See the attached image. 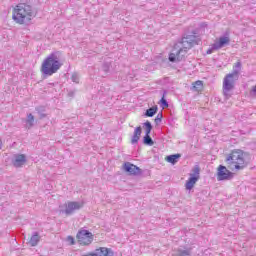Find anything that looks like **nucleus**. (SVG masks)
<instances>
[{
  "mask_svg": "<svg viewBox=\"0 0 256 256\" xmlns=\"http://www.w3.org/2000/svg\"><path fill=\"white\" fill-rule=\"evenodd\" d=\"M201 43V37L199 36V30L195 29L184 36L180 42L174 45L172 52L169 54L170 63H177L179 61H183L185 59V55H187V51L195 47V45H199Z\"/></svg>",
  "mask_w": 256,
  "mask_h": 256,
  "instance_id": "obj_1",
  "label": "nucleus"
},
{
  "mask_svg": "<svg viewBox=\"0 0 256 256\" xmlns=\"http://www.w3.org/2000/svg\"><path fill=\"white\" fill-rule=\"evenodd\" d=\"M61 67H63V63L61 62V52L56 51L52 52L44 59L40 71L45 77H51V75H55Z\"/></svg>",
  "mask_w": 256,
  "mask_h": 256,
  "instance_id": "obj_2",
  "label": "nucleus"
},
{
  "mask_svg": "<svg viewBox=\"0 0 256 256\" xmlns=\"http://www.w3.org/2000/svg\"><path fill=\"white\" fill-rule=\"evenodd\" d=\"M33 17H35L33 6L25 3L18 4L12 12V19L18 25H29Z\"/></svg>",
  "mask_w": 256,
  "mask_h": 256,
  "instance_id": "obj_3",
  "label": "nucleus"
},
{
  "mask_svg": "<svg viewBox=\"0 0 256 256\" xmlns=\"http://www.w3.org/2000/svg\"><path fill=\"white\" fill-rule=\"evenodd\" d=\"M241 61L238 60L234 66L232 73L225 76L223 81V94L225 99H231V91L235 89V81L239 80V73H241Z\"/></svg>",
  "mask_w": 256,
  "mask_h": 256,
  "instance_id": "obj_4",
  "label": "nucleus"
},
{
  "mask_svg": "<svg viewBox=\"0 0 256 256\" xmlns=\"http://www.w3.org/2000/svg\"><path fill=\"white\" fill-rule=\"evenodd\" d=\"M226 163L228 167H231L234 165V169L239 171V169H243V165H245V157L243 155V150L241 149H235L232 150L230 154L226 157Z\"/></svg>",
  "mask_w": 256,
  "mask_h": 256,
  "instance_id": "obj_5",
  "label": "nucleus"
},
{
  "mask_svg": "<svg viewBox=\"0 0 256 256\" xmlns=\"http://www.w3.org/2000/svg\"><path fill=\"white\" fill-rule=\"evenodd\" d=\"M200 173L201 167H199V165H195L192 169V174H190V177L188 178L185 184L187 191H191V189L195 187V183H197V181L201 179Z\"/></svg>",
  "mask_w": 256,
  "mask_h": 256,
  "instance_id": "obj_6",
  "label": "nucleus"
},
{
  "mask_svg": "<svg viewBox=\"0 0 256 256\" xmlns=\"http://www.w3.org/2000/svg\"><path fill=\"white\" fill-rule=\"evenodd\" d=\"M76 239H78L80 245H91L93 243V233L89 230L81 229L78 231Z\"/></svg>",
  "mask_w": 256,
  "mask_h": 256,
  "instance_id": "obj_7",
  "label": "nucleus"
},
{
  "mask_svg": "<svg viewBox=\"0 0 256 256\" xmlns=\"http://www.w3.org/2000/svg\"><path fill=\"white\" fill-rule=\"evenodd\" d=\"M65 207V210H60V213H65V215H73L75 211L83 209V202L69 201L67 204H65Z\"/></svg>",
  "mask_w": 256,
  "mask_h": 256,
  "instance_id": "obj_8",
  "label": "nucleus"
},
{
  "mask_svg": "<svg viewBox=\"0 0 256 256\" xmlns=\"http://www.w3.org/2000/svg\"><path fill=\"white\" fill-rule=\"evenodd\" d=\"M233 172L229 171L227 167L220 165L218 167L217 179L218 181H231L233 179Z\"/></svg>",
  "mask_w": 256,
  "mask_h": 256,
  "instance_id": "obj_9",
  "label": "nucleus"
},
{
  "mask_svg": "<svg viewBox=\"0 0 256 256\" xmlns=\"http://www.w3.org/2000/svg\"><path fill=\"white\" fill-rule=\"evenodd\" d=\"M123 169L126 173H129V175H141V168L131 162H125Z\"/></svg>",
  "mask_w": 256,
  "mask_h": 256,
  "instance_id": "obj_10",
  "label": "nucleus"
},
{
  "mask_svg": "<svg viewBox=\"0 0 256 256\" xmlns=\"http://www.w3.org/2000/svg\"><path fill=\"white\" fill-rule=\"evenodd\" d=\"M25 163H27L25 154H15L12 158V165L16 168L22 167Z\"/></svg>",
  "mask_w": 256,
  "mask_h": 256,
  "instance_id": "obj_11",
  "label": "nucleus"
},
{
  "mask_svg": "<svg viewBox=\"0 0 256 256\" xmlns=\"http://www.w3.org/2000/svg\"><path fill=\"white\" fill-rule=\"evenodd\" d=\"M229 43H231V38L228 36H222L219 38V41L213 44V49H223V47H226Z\"/></svg>",
  "mask_w": 256,
  "mask_h": 256,
  "instance_id": "obj_12",
  "label": "nucleus"
},
{
  "mask_svg": "<svg viewBox=\"0 0 256 256\" xmlns=\"http://www.w3.org/2000/svg\"><path fill=\"white\" fill-rule=\"evenodd\" d=\"M94 253L96 256H114L115 253L111 248L107 247H100L94 250Z\"/></svg>",
  "mask_w": 256,
  "mask_h": 256,
  "instance_id": "obj_13",
  "label": "nucleus"
},
{
  "mask_svg": "<svg viewBox=\"0 0 256 256\" xmlns=\"http://www.w3.org/2000/svg\"><path fill=\"white\" fill-rule=\"evenodd\" d=\"M141 133H143V128H141V126L136 127L131 138L132 145H136V143H139V140L141 139Z\"/></svg>",
  "mask_w": 256,
  "mask_h": 256,
  "instance_id": "obj_14",
  "label": "nucleus"
},
{
  "mask_svg": "<svg viewBox=\"0 0 256 256\" xmlns=\"http://www.w3.org/2000/svg\"><path fill=\"white\" fill-rule=\"evenodd\" d=\"M40 241H41V235H39V232H33L28 243L30 247H37Z\"/></svg>",
  "mask_w": 256,
  "mask_h": 256,
  "instance_id": "obj_15",
  "label": "nucleus"
},
{
  "mask_svg": "<svg viewBox=\"0 0 256 256\" xmlns=\"http://www.w3.org/2000/svg\"><path fill=\"white\" fill-rule=\"evenodd\" d=\"M179 159H181V154H172L166 157V161L172 165H175Z\"/></svg>",
  "mask_w": 256,
  "mask_h": 256,
  "instance_id": "obj_16",
  "label": "nucleus"
},
{
  "mask_svg": "<svg viewBox=\"0 0 256 256\" xmlns=\"http://www.w3.org/2000/svg\"><path fill=\"white\" fill-rule=\"evenodd\" d=\"M157 111H159V108L157 106L148 108L146 112L144 113L145 117H155L157 115Z\"/></svg>",
  "mask_w": 256,
  "mask_h": 256,
  "instance_id": "obj_17",
  "label": "nucleus"
},
{
  "mask_svg": "<svg viewBox=\"0 0 256 256\" xmlns=\"http://www.w3.org/2000/svg\"><path fill=\"white\" fill-rule=\"evenodd\" d=\"M143 143L144 145H148L149 147L155 145V142L153 141V138H151L150 134H145V136L143 137Z\"/></svg>",
  "mask_w": 256,
  "mask_h": 256,
  "instance_id": "obj_18",
  "label": "nucleus"
},
{
  "mask_svg": "<svg viewBox=\"0 0 256 256\" xmlns=\"http://www.w3.org/2000/svg\"><path fill=\"white\" fill-rule=\"evenodd\" d=\"M26 123H27V128L31 129V127H33V125H35V116H33V114H28Z\"/></svg>",
  "mask_w": 256,
  "mask_h": 256,
  "instance_id": "obj_19",
  "label": "nucleus"
},
{
  "mask_svg": "<svg viewBox=\"0 0 256 256\" xmlns=\"http://www.w3.org/2000/svg\"><path fill=\"white\" fill-rule=\"evenodd\" d=\"M35 109L38 115H40V119H45V117H47V114H45V106H38Z\"/></svg>",
  "mask_w": 256,
  "mask_h": 256,
  "instance_id": "obj_20",
  "label": "nucleus"
},
{
  "mask_svg": "<svg viewBox=\"0 0 256 256\" xmlns=\"http://www.w3.org/2000/svg\"><path fill=\"white\" fill-rule=\"evenodd\" d=\"M175 256H191V248L187 250L178 249Z\"/></svg>",
  "mask_w": 256,
  "mask_h": 256,
  "instance_id": "obj_21",
  "label": "nucleus"
},
{
  "mask_svg": "<svg viewBox=\"0 0 256 256\" xmlns=\"http://www.w3.org/2000/svg\"><path fill=\"white\" fill-rule=\"evenodd\" d=\"M143 125L145 127V135H151V131H153V125L151 122L146 121Z\"/></svg>",
  "mask_w": 256,
  "mask_h": 256,
  "instance_id": "obj_22",
  "label": "nucleus"
},
{
  "mask_svg": "<svg viewBox=\"0 0 256 256\" xmlns=\"http://www.w3.org/2000/svg\"><path fill=\"white\" fill-rule=\"evenodd\" d=\"M166 93H167L166 91L163 92V96H162V98H161V100H160V105H161V107H162L163 109L169 107V102H167V99H165Z\"/></svg>",
  "mask_w": 256,
  "mask_h": 256,
  "instance_id": "obj_23",
  "label": "nucleus"
},
{
  "mask_svg": "<svg viewBox=\"0 0 256 256\" xmlns=\"http://www.w3.org/2000/svg\"><path fill=\"white\" fill-rule=\"evenodd\" d=\"M111 69V63L109 62H104L102 64V71L104 72L105 75H107V73H109V70Z\"/></svg>",
  "mask_w": 256,
  "mask_h": 256,
  "instance_id": "obj_24",
  "label": "nucleus"
},
{
  "mask_svg": "<svg viewBox=\"0 0 256 256\" xmlns=\"http://www.w3.org/2000/svg\"><path fill=\"white\" fill-rule=\"evenodd\" d=\"M194 89H196V91H201V89H203V81L198 80L194 83Z\"/></svg>",
  "mask_w": 256,
  "mask_h": 256,
  "instance_id": "obj_25",
  "label": "nucleus"
},
{
  "mask_svg": "<svg viewBox=\"0 0 256 256\" xmlns=\"http://www.w3.org/2000/svg\"><path fill=\"white\" fill-rule=\"evenodd\" d=\"M162 119H163V112H160L157 114V116L155 118L156 125H159V123H161Z\"/></svg>",
  "mask_w": 256,
  "mask_h": 256,
  "instance_id": "obj_26",
  "label": "nucleus"
},
{
  "mask_svg": "<svg viewBox=\"0 0 256 256\" xmlns=\"http://www.w3.org/2000/svg\"><path fill=\"white\" fill-rule=\"evenodd\" d=\"M71 79L73 83H79V74L77 72H74L71 76Z\"/></svg>",
  "mask_w": 256,
  "mask_h": 256,
  "instance_id": "obj_27",
  "label": "nucleus"
},
{
  "mask_svg": "<svg viewBox=\"0 0 256 256\" xmlns=\"http://www.w3.org/2000/svg\"><path fill=\"white\" fill-rule=\"evenodd\" d=\"M67 241L70 245H75V238H73V236H68Z\"/></svg>",
  "mask_w": 256,
  "mask_h": 256,
  "instance_id": "obj_28",
  "label": "nucleus"
},
{
  "mask_svg": "<svg viewBox=\"0 0 256 256\" xmlns=\"http://www.w3.org/2000/svg\"><path fill=\"white\" fill-rule=\"evenodd\" d=\"M250 97H256V85L252 87V90L250 91Z\"/></svg>",
  "mask_w": 256,
  "mask_h": 256,
  "instance_id": "obj_29",
  "label": "nucleus"
},
{
  "mask_svg": "<svg viewBox=\"0 0 256 256\" xmlns=\"http://www.w3.org/2000/svg\"><path fill=\"white\" fill-rule=\"evenodd\" d=\"M219 50L218 48H213V44H212V47L210 49L207 50V55H211V53H213V51H217Z\"/></svg>",
  "mask_w": 256,
  "mask_h": 256,
  "instance_id": "obj_30",
  "label": "nucleus"
},
{
  "mask_svg": "<svg viewBox=\"0 0 256 256\" xmlns=\"http://www.w3.org/2000/svg\"><path fill=\"white\" fill-rule=\"evenodd\" d=\"M200 27H207V24L205 22L200 24Z\"/></svg>",
  "mask_w": 256,
  "mask_h": 256,
  "instance_id": "obj_31",
  "label": "nucleus"
},
{
  "mask_svg": "<svg viewBox=\"0 0 256 256\" xmlns=\"http://www.w3.org/2000/svg\"><path fill=\"white\" fill-rule=\"evenodd\" d=\"M3 147V141L0 139V149Z\"/></svg>",
  "mask_w": 256,
  "mask_h": 256,
  "instance_id": "obj_32",
  "label": "nucleus"
}]
</instances>
